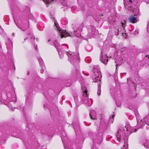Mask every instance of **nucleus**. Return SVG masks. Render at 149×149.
Wrapping results in <instances>:
<instances>
[{
  "mask_svg": "<svg viewBox=\"0 0 149 149\" xmlns=\"http://www.w3.org/2000/svg\"><path fill=\"white\" fill-rule=\"evenodd\" d=\"M96 81H94V82H96Z\"/></svg>",
  "mask_w": 149,
  "mask_h": 149,
  "instance_id": "obj_24",
  "label": "nucleus"
},
{
  "mask_svg": "<svg viewBox=\"0 0 149 149\" xmlns=\"http://www.w3.org/2000/svg\"><path fill=\"white\" fill-rule=\"evenodd\" d=\"M50 40H48V42H49Z\"/></svg>",
  "mask_w": 149,
  "mask_h": 149,
  "instance_id": "obj_27",
  "label": "nucleus"
},
{
  "mask_svg": "<svg viewBox=\"0 0 149 149\" xmlns=\"http://www.w3.org/2000/svg\"><path fill=\"white\" fill-rule=\"evenodd\" d=\"M146 57H148V58H149V55H146Z\"/></svg>",
  "mask_w": 149,
  "mask_h": 149,
  "instance_id": "obj_20",
  "label": "nucleus"
},
{
  "mask_svg": "<svg viewBox=\"0 0 149 149\" xmlns=\"http://www.w3.org/2000/svg\"><path fill=\"white\" fill-rule=\"evenodd\" d=\"M94 78H95L96 79L97 78V80H98V78H99V77L100 74V72L99 70H95V68H94Z\"/></svg>",
  "mask_w": 149,
  "mask_h": 149,
  "instance_id": "obj_7",
  "label": "nucleus"
},
{
  "mask_svg": "<svg viewBox=\"0 0 149 149\" xmlns=\"http://www.w3.org/2000/svg\"><path fill=\"white\" fill-rule=\"evenodd\" d=\"M136 15L134 14V15H130L128 18V20L130 23L134 24L137 22Z\"/></svg>",
  "mask_w": 149,
  "mask_h": 149,
  "instance_id": "obj_5",
  "label": "nucleus"
},
{
  "mask_svg": "<svg viewBox=\"0 0 149 149\" xmlns=\"http://www.w3.org/2000/svg\"><path fill=\"white\" fill-rule=\"evenodd\" d=\"M100 93H101V91H98L97 92V94L98 95H100Z\"/></svg>",
  "mask_w": 149,
  "mask_h": 149,
  "instance_id": "obj_15",
  "label": "nucleus"
},
{
  "mask_svg": "<svg viewBox=\"0 0 149 149\" xmlns=\"http://www.w3.org/2000/svg\"><path fill=\"white\" fill-rule=\"evenodd\" d=\"M29 74V72H28V74Z\"/></svg>",
  "mask_w": 149,
  "mask_h": 149,
  "instance_id": "obj_28",
  "label": "nucleus"
},
{
  "mask_svg": "<svg viewBox=\"0 0 149 149\" xmlns=\"http://www.w3.org/2000/svg\"><path fill=\"white\" fill-rule=\"evenodd\" d=\"M93 113L92 112V111L91 110H90L89 112V115L90 118L91 119H93Z\"/></svg>",
  "mask_w": 149,
  "mask_h": 149,
  "instance_id": "obj_12",
  "label": "nucleus"
},
{
  "mask_svg": "<svg viewBox=\"0 0 149 149\" xmlns=\"http://www.w3.org/2000/svg\"><path fill=\"white\" fill-rule=\"evenodd\" d=\"M65 54L68 56L69 61L72 64L74 65L79 62V57L78 53L65 52Z\"/></svg>",
  "mask_w": 149,
  "mask_h": 149,
  "instance_id": "obj_2",
  "label": "nucleus"
},
{
  "mask_svg": "<svg viewBox=\"0 0 149 149\" xmlns=\"http://www.w3.org/2000/svg\"><path fill=\"white\" fill-rule=\"evenodd\" d=\"M40 72H41V73H43V71H42V69H41L40 70Z\"/></svg>",
  "mask_w": 149,
  "mask_h": 149,
  "instance_id": "obj_18",
  "label": "nucleus"
},
{
  "mask_svg": "<svg viewBox=\"0 0 149 149\" xmlns=\"http://www.w3.org/2000/svg\"><path fill=\"white\" fill-rule=\"evenodd\" d=\"M14 33H12V36H14Z\"/></svg>",
  "mask_w": 149,
  "mask_h": 149,
  "instance_id": "obj_23",
  "label": "nucleus"
},
{
  "mask_svg": "<svg viewBox=\"0 0 149 149\" xmlns=\"http://www.w3.org/2000/svg\"><path fill=\"white\" fill-rule=\"evenodd\" d=\"M101 61L104 64H107L108 62V57L106 55H102L100 58Z\"/></svg>",
  "mask_w": 149,
  "mask_h": 149,
  "instance_id": "obj_6",
  "label": "nucleus"
},
{
  "mask_svg": "<svg viewBox=\"0 0 149 149\" xmlns=\"http://www.w3.org/2000/svg\"><path fill=\"white\" fill-rule=\"evenodd\" d=\"M125 34V36H127V34H126V33H125V34Z\"/></svg>",
  "mask_w": 149,
  "mask_h": 149,
  "instance_id": "obj_21",
  "label": "nucleus"
},
{
  "mask_svg": "<svg viewBox=\"0 0 149 149\" xmlns=\"http://www.w3.org/2000/svg\"><path fill=\"white\" fill-rule=\"evenodd\" d=\"M31 39H34L35 38V37L33 36H31Z\"/></svg>",
  "mask_w": 149,
  "mask_h": 149,
  "instance_id": "obj_14",
  "label": "nucleus"
},
{
  "mask_svg": "<svg viewBox=\"0 0 149 149\" xmlns=\"http://www.w3.org/2000/svg\"><path fill=\"white\" fill-rule=\"evenodd\" d=\"M121 24H122V26H123V25L125 24V23H123V22H121Z\"/></svg>",
  "mask_w": 149,
  "mask_h": 149,
  "instance_id": "obj_17",
  "label": "nucleus"
},
{
  "mask_svg": "<svg viewBox=\"0 0 149 149\" xmlns=\"http://www.w3.org/2000/svg\"><path fill=\"white\" fill-rule=\"evenodd\" d=\"M29 27L28 26H26L25 27H23V26H22L21 27L20 29L23 31H24L26 29H28Z\"/></svg>",
  "mask_w": 149,
  "mask_h": 149,
  "instance_id": "obj_11",
  "label": "nucleus"
},
{
  "mask_svg": "<svg viewBox=\"0 0 149 149\" xmlns=\"http://www.w3.org/2000/svg\"><path fill=\"white\" fill-rule=\"evenodd\" d=\"M114 116V115H113L112 116V118H113V117Z\"/></svg>",
  "mask_w": 149,
  "mask_h": 149,
  "instance_id": "obj_22",
  "label": "nucleus"
},
{
  "mask_svg": "<svg viewBox=\"0 0 149 149\" xmlns=\"http://www.w3.org/2000/svg\"><path fill=\"white\" fill-rule=\"evenodd\" d=\"M118 65V64H116V69H117V67Z\"/></svg>",
  "mask_w": 149,
  "mask_h": 149,
  "instance_id": "obj_16",
  "label": "nucleus"
},
{
  "mask_svg": "<svg viewBox=\"0 0 149 149\" xmlns=\"http://www.w3.org/2000/svg\"><path fill=\"white\" fill-rule=\"evenodd\" d=\"M11 110H13V108H12Z\"/></svg>",
  "mask_w": 149,
  "mask_h": 149,
  "instance_id": "obj_26",
  "label": "nucleus"
},
{
  "mask_svg": "<svg viewBox=\"0 0 149 149\" xmlns=\"http://www.w3.org/2000/svg\"><path fill=\"white\" fill-rule=\"evenodd\" d=\"M57 43V42L56 41H54V43L58 52L60 58H62L64 54V52H65L64 51L65 50V47L68 48V47L67 45H64V47H63L62 46L60 45L57 47V46L58 45Z\"/></svg>",
  "mask_w": 149,
  "mask_h": 149,
  "instance_id": "obj_4",
  "label": "nucleus"
},
{
  "mask_svg": "<svg viewBox=\"0 0 149 149\" xmlns=\"http://www.w3.org/2000/svg\"><path fill=\"white\" fill-rule=\"evenodd\" d=\"M120 29H117V31H116L115 34L116 36H118L119 33H121L123 36H124L123 33H120Z\"/></svg>",
  "mask_w": 149,
  "mask_h": 149,
  "instance_id": "obj_9",
  "label": "nucleus"
},
{
  "mask_svg": "<svg viewBox=\"0 0 149 149\" xmlns=\"http://www.w3.org/2000/svg\"><path fill=\"white\" fill-rule=\"evenodd\" d=\"M119 132L118 131L117 132V139L118 140V141H119V142H120V140H121V138H120V137L121 136L120 135H119Z\"/></svg>",
  "mask_w": 149,
  "mask_h": 149,
  "instance_id": "obj_10",
  "label": "nucleus"
},
{
  "mask_svg": "<svg viewBox=\"0 0 149 149\" xmlns=\"http://www.w3.org/2000/svg\"><path fill=\"white\" fill-rule=\"evenodd\" d=\"M26 39H24V40H25Z\"/></svg>",
  "mask_w": 149,
  "mask_h": 149,
  "instance_id": "obj_30",
  "label": "nucleus"
},
{
  "mask_svg": "<svg viewBox=\"0 0 149 149\" xmlns=\"http://www.w3.org/2000/svg\"><path fill=\"white\" fill-rule=\"evenodd\" d=\"M129 1L131 3H132V0H129Z\"/></svg>",
  "mask_w": 149,
  "mask_h": 149,
  "instance_id": "obj_19",
  "label": "nucleus"
},
{
  "mask_svg": "<svg viewBox=\"0 0 149 149\" xmlns=\"http://www.w3.org/2000/svg\"><path fill=\"white\" fill-rule=\"evenodd\" d=\"M136 130L135 129V131L136 132Z\"/></svg>",
  "mask_w": 149,
  "mask_h": 149,
  "instance_id": "obj_29",
  "label": "nucleus"
},
{
  "mask_svg": "<svg viewBox=\"0 0 149 149\" xmlns=\"http://www.w3.org/2000/svg\"><path fill=\"white\" fill-rule=\"evenodd\" d=\"M38 61L40 66L41 67H42V69L44 70L45 68V67L44 65V63L43 62L42 59L41 58H39V59Z\"/></svg>",
  "mask_w": 149,
  "mask_h": 149,
  "instance_id": "obj_8",
  "label": "nucleus"
},
{
  "mask_svg": "<svg viewBox=\"0 0 149 149\" xmlns=\"http://www.w3.org/2000/svg\"><path fill=\"white\" fill-rule=\"evenodd\" d=\"M36 48H37V47H35V49L36 50Z\"/></svg>",
  "mask_w": 149,
  "mask_h": 149,
  "instance_id": "obj_25",
  "label": "nucleus"
},
{
  "mask_svg": "<svg viewBox=\"0 0 149 149\" xmlns=\"http://www.w3.org/2000/svg\"><path fill=\"white\" fill-rule=\"evenodd\" d=\"M81 88L83 91V97L81 99V101L84 104H86L88 106H90L92 104V101L91 99L88 100V97L87 94V91L85 87H83V84H81Z\"/></svg>",
  "mask_w": 149,
  "mask_h": 149,
  "instance_id": "obj_3",
  "label": "nucleus"
},
{
  "mask_svg": "<svg viewBox=\"0 0 149 149\" xmlns=\"http://www.w3.org/2000/svg\"><path fill=\"white\" fill-rule=\"evenodd\" d=\"M54 25L56 27L55 29L58 31V33L59 34H60L61 38L65 37V38L68 36L70 37L73 36H75L74 34L76 33V31H74L73 32H70V33H68L66 32L65 30H63L59 26L57 22L55 21L54 22Z\"/></svg>",
  "mask_w": 149,
  "mask_h": 149,
  "instance_id": "obj_1",
  "label": "nucleus"
},
{
  "mask_svg": "<svg viewBox=\"0 0 149 149\" xmlns=\"http://www.w3.org/2000/svg\"><path fill=\"white\" fill-rule=\"evenodd\" d=\"M3 31V29L2 28L0 27V33H2Z\"/></svg>",
  "mask_w": 149,
  "mask_h": 149,
  "instance_id": "obj_13",
  "label": "nucleus"
}]
</instances>
